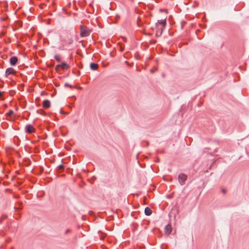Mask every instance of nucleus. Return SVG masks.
I'll list each match as a JSON object with an SVG mask.
<instances>
[{"instance_id":"nucleus-1","label":"nucleus","mask_w":249,"mask_h":249,"mask_svg":"<svg viewBox=\"0 0 249 249\" xmlns=\"http://www.w3.org/2000/svg\"><path fill=\"white\" fill-rule=\"evenodd\" d=\"M90 30L86 27L81 26V36L85 37L89 35Z\"/></svg>"},{"instance_id":"nucleus-2","label":"nucleus","mask_w":249,"mask_h":249,"mask_svg":"<svg viewBox=\"0 0 249 249\" xmlns=\"http://www.w3.org/2000/svg\"><path fill=\"white\" fill-rule=\"evenodd\" d=\"M69 68V66L66 63H62L61 64L58 65L56 66V70L58 71L60 69L63 70H67Z\"/></svg>"},{"instance_id":"nucleus-3","label":"nucleus","mask_w":249,"mask_h":249,"mask_svg":"<svg viewBox=\"0 0 249 249\" xmlns=\"http://www.w3.org/2000/svg\"><path fill=\"white\" fill-rule=\"evenodd\" d=\"M166 25V19H161L156 24L157 28L160 27V28L163 29Z\"/></svg>"},{"instance_id":"nucleus-4","label":"nucleus","mask_w":249,"mask_h":249,"mask_svg":"<svg viewBox=\"0 0 249 249\" xmlns=\"http://www.w3.org/2000/svg\"><path fill=\"white\" fill-rule=\"evenodd\" d=\"M16 73L15 70L12 68H9L6 69L5 71V75L6 77H8L9 75H14Z\"/></svg>"},{"instance_id":"nucleus-5","label":"nucleus","mask_w":249,"mask_h":249,"mask_svg":"<svg viewBox=\"0 0 249 249\" xmlns=\"http://www.w3.org/2000/svg\"><path fill=\"white\" fill-rule=\"evenodd\" d=\"M26 131L28 133H32L35 131L34 127L31 125H27L25 127Z\"/></svg>"},{"instance_id":"nucleus-6","label":"nucleus","mask_w":249,"mask_h":249,"mask_svg":"<svg viewBox=\"0 0 249 249\" xmlns=\"http://www.w3.org/2000/svg\"><path fill=\"white\" fill-rule=\"evenodd\" d=\"M187 178V176L184 174H180L178 176V180L181 184H183Z\"/></svg>"},{"instance_id":"nucleus-7","label":"nucleus","mask_w":249,"mask_h":249,"mask_svg":"<svg viewBox=\"0 0 249 249\" xmlns=\"http://www.w3.org/2000/svg\"><path fill=\"white\" fill-rule=\"evenodd\" d=\"M172 232V227L171 225L168 224L165 227V232L166 234L169 235Z\"/></svg>"},{"instance_id":"nucleus-8","label":"nucleus","mask_w":249,"mask_h":249,"mask_svg":"<svg viewBox=\"0 0 249 249\" xmlns=\"http://www.w3.org/2000/svg\"><path fill=\"white\" fill-rule=\"evenodd\" d=\"M43 107L45 108H48L50 107V102L48 100L43 101L42 103Z\"/></svg>"},{"instance_id":"nucleus-9","label":"nucleus","mask_w":249,"mask_h":249,"mask_svg":"<svg viewBox=\"0 0 249 249\" xmlns=\"http://www.w3.org/2000/svg\"><path fill=\"white\" fill-rule=\"evenodd\" d=\"M18 62V58L16 56H13L10 58V62L11 65H15Z\"/></svg>"},{"instance_id":"nucleus-10","label":"nucleus","mask_w":249,"mask_h":249,"mask_svg":"<svg viewBox=\"0 0 249 249\" xmlns=\"http://www.w3.org/2000/svg\"><path fill=\"white\" fill-rule=\"evenodd\" d=\"M90 67L92 70H96L98 68V66L97 64L92 63L90 64Z\"/></svg>"},{"instance_id":"nucleus-11","label":"nucleus","mask_w":249,"mask_h":249,"mask_svg":"<svg viewBox=\"0 0 249 249\" xmlns=\"http://www.w3.org/2000/svg\"><path fill=\"white\" fill-rule=\"evenodd\" d=\"M144 212H145V213L146 215H150L152 214V210H151L150 208H148V207H146L145 209V211H144Z\"/></svg>"},{"instance_id":"nucleus-12","label":"nucleus","mask_w":249,"mask_h":249,"mask_svg":"<svg viewBox=\"0 0 249 249\" xmlns=\"http://www.w3.org/2000/svg\"><path fill=\"white\" fill-rule=\"evenodd\" d=\"M158 28L159 29V30L156 31V36H160L162 34L163 29L160 28V27H159Z\"/></svg>"},{"instance_id":"nucleus-13","label":"nucleus","mask_w":249,"mask_h":249,"mask_svg":"<svg viewBox=\"0 0 249 249\" xmlns=\"http://www.w3.org/2000/svg\"><path fill=\"white\" fill-rule=\"evenodd\" d=\"M55 58L57 61H58V62L60 61V58L58 56H55Z\"/></svg>"},{"instance_id":"nucleus-14","label":"nucleus","mask_w":249,"mask_h":249,"mask_svg":"<svg viewBox=\"0 0 249 249\" xmlns=\"http://www.w3.org/2000/svg\"><path fill=\"white\" fill-rule=\"evenodd\" d=\"M2 95L1 92H0V96Z\"/></svg>"},{"instance_id":"nucleus-15","label":"nucleus","mask_w":249,"mask_h":249,"mask_svg":"<svg viewBox=\"0 0 249 249\" xmlns=\"http://www.w3.org/2000/svg\"><path fill=\"white\" fill-rule=\"evenodd\" d=\"M12 113V111H10L9 112V113Z\"/></svg>"}]
</instances>
